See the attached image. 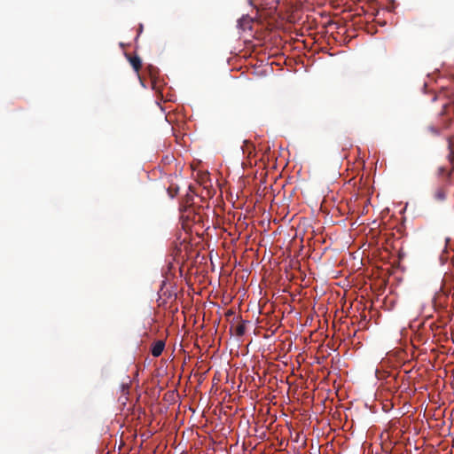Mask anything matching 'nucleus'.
<instances>
[{"instance_id": "nucleus-1", "label": "nucleus", "mask_w": 454, "mask_h": 454, "mask_svg": "<svg viewBox=\"0 0 454 454\" xmlns=\"http://www.w3.org/2000/svg\"><path fill=\"white\" fill-rule=\"evenodd\" d=\"M189 190L192 192V196L200 199H213L217 192V188L213 187L211 181L208 179V173H198L197 183L190 185Z\"/></svg>"}, {"instance_id": "nucleus-2", "label": "nucleus", "mask_w": 454, "mask_h": 454, "mask_svg": "<svg viewBox=\"0 0 454 454\" xmlns=\"http://www.w3.org/2000/svg\"><path fill=\"white\" fill-rule=\"evenodd\" d=\"M164 347H165V344L161 340H158V341L154 342L153 344L152 349H151L152 355L155 357L160 356L164 350Z\"/></svg>"}, {"instance_id": "nucleus-3", "label": "nucleus", "mask_w": 454, "mask_h": 454, "mask_svg": "<svg viewBox=\"0 0 454 454\" xmlns=\"http://www.w3.org/2000/svg\"><path fill=\"white\" fill-rule=\"evenodd\" d=\"M129 63L136 72H138L142 67L141 59L138 56H132L129 58Z\"/></svg>"}, {"instance_id": "nucleus-4", "label": "nucleus", "mask_w": 454, "mask_h": 454, "mask_svg": "<svg viewBox=\"0 0 454 454\" xmlns=\"http://www.w3.org/2000/svg\"><path fill=\"white\" fill-rule=\"evenodd\" d=\"M177 191H178V187L177 186L174 187V185H170L168 188V194L172 198L177 195Z\"/></svg>"}, {"instance_id": "nucleus-5", "label": "nucleus", "mask_w": 454, "mask_h": 454, "mask_svg": "<svg viewBox=\"0 0 454 454\" xmlns=\"http://www.w3.org/2000/svg\"><path fill=\"white\" fill-rule=\"evenodd\" d=\"M446 197V193L443 189H440L436 193L437 199H444Z\"/></svg>"}, {"instance_id": "nucleus-6", "label": "nucleus", "mask_w": 454, "mask_h": 454, "mask_svg": "<svg viewBox=\"0 0 454 454\" xmlns=\"http://www.w3.org/2000/svg\"><path fill=\"white\" fill-rule=\"evenodd\" d=\"M359 195L362 197H364V196L371 197L372 193L370 192V189L367 188V189H363V192L361 193H359Z\"/></svg>"}, {"instance_id": "nucleus-7", "label": "nucleus", "mask_w": 454, "mask_h": 454, "mask_svg": "<svg viewBox=\"0 0 454 454\" xmlns=\"http://www.w3.org/2000/svg\"><path fill=\"white\" fill-rule=\"evenodd\" d=\"M270 196L275 197L276 194L274 193L273 189L271 187H270ZM277 196H279V193H277Z\"/></svg>"}, {"instance_id": "nucleus-8", "label": "nucleus", "mask_w": 454, "mask_h": 454, "mask_svg": "<svg viewBox=\"0 0 454 454\" xmlns=\"http://www.w3.org/2000/svg\"><path fill=\"white\" fill-rule=\"evenodd\" d=\"M267 189V192L264 193V196H267V195H270V188H266Z\"/></svg>"}, {"instance_id": "nucleus-9", "label": "nucleus", "mask_w": 454, "mask_h": 454, "mask_svg": "<svg viewBox=\"0 0 454 454\" xmlns=\"http://www.w3.org/2000/svg\"><path fill=\"white\" fill-rule=\"evenodd\" d=\"M217 199H223V191L220 190V194L217 196Z\"/></svg>"}, {"instance_id": "nucleus-10", "label": "nucleus", "mask_w": 454, "mask_h": 454, "mask_svg": "<svg viewBox=\"0 0 454 454\" xmlns=\"http://www.w3.org/2000/svg\"><path fill=\"white\" fill-rule=\"evenodd\" d=\"M286 190L285 189V190H284V193H283V199H286Z\"/></svg>"}, {"instance_id": "nucleus-11", "label": "nucleus", "mask_w": 454, "mask_h": 454, "mask_svg": "<svg viewBox=\"0 0 454 454\" xmlns=\"http://www.w3.org/2000/svg\"><path fill=\"white\" fill-rule=\"evenodd\" d=\"M142 29H143V26H142V25H140L139 31L141 32V31H142Z\"/></svg>"}]
</instances>
